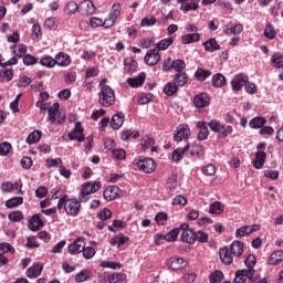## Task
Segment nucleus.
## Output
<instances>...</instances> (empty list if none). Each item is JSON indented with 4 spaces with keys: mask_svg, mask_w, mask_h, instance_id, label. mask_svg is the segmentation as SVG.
Listing matches in <instances>:
<instances>
[{
    "mask_svg": "<svg viewBox=\"0 0 283 283\" xmlns=\"http://www.w3.org/2000/svg\"><path fill=\"white\" fill-rule=\"evenodd\" d=\"M96 12V6L91 0H84L80 3V13L84 15L94 14Z\"/></svg>",
    "mask_w": 283,
    "mask_h": 283,
    "instance_id": "nucleus-16",
    "label": "nucleus"
},
{
    "mask_svg": "<svg viewBox=\"0 0 283 283\" xmlns=\"http://www.w3.org/2000/svg\"><path fill=\"white\" fill-rule=\"evenodd\" d=\"M208 127H210L211 132L214 134H219V138H227V136L233 134V126L224 125L220 120H210Z\"/></svg>",
    "mask_w": 283,
    "mask_h": 283,
    "instance_id": "nucleus-2",
    "label": "nucleus"
},
{
    "mask_svg": "<svg viewBox=\"0 0 283 283\" xmlns=\"http://www.w3.org/2000/svg\"><path fill=\"white\" fill-rule=\"evenodd\" d=\"M187 264H188V262L184 258L172 256L168 261V266L172 271H180V270L185 269L187 266Z\"/></svg>",
    "mask_w": 283,
    "mask_h": 283,
    "instance_id": "nucleus-14",
    "label": "nucleus"
},
{
    "mask_svg": "<svg viewBox=\"0 0 283 283\" xmlns=\"http://www.w3.org/2000/svg\"><path fill=\"white\" fill-rule=\"evenodd\" d=\"M127 227V223L123 220H114L112 226H108V231H112V233H116V229H125Z\"/></svg>",
    "mask_w": 283,
    "mask_h": 283,
    "instance_id": "nucleus-50",
    "label": "nucleus"
},
{
    "mask_svg": "<svg viewBox=\"0 0 283 283\" xmlns=\"http://www.w3.org/2000/svg\"><path fill=\"white\" fill-rule=\"evenodd\" d=\"M209 242V234L203 231H195V242Z\"/></svg>",
    "mask_w": 283,
    "mask_h": 283,
    "instance_id": "nucleus-54",
    "label": "nucleus"
},
{
    "mask_svg": "<svg viewBox=\"0 0 283 283\" xmlns=\"http://www.w3.org/2000/svg\"><path fill=\"white\" fill-rule=\"evenodd\" d=\"M92 277V271L90 269H84L75 275L76 283L87 282Z\"/></svg>",
    "mask_w": 283,
    "mask_h": 283,
    "instance_id": "nucleus-32",
    "label": "nucleus"
},
{
    "mask_svg": "<svg viewBox=\"0 0 283 283\" xmlns=\"http://www.w3.org/2000/svg\"><path fill=\"white\" fill-rule=\"evenodd\" d=\"M85 249V239L78 237L73 243L69 245V252L71 255H76V253H81Z\"/></svg>",
    "mask_w": 283,
    "mask_h": 283,
    "instance_id": "nucleus-15",
    "label": "nucleus"
},
{
    "mask_svg": "<svg viewBox=\"0 0 283 283\" xmlns=\"http://www.w3.org/2000/svg\"><path fill=\"white\" fill-rule=\"evenodd\" d=\"M101 189V181L85 182L82 185V190L78 195L80 202H87L92 193H96Z\"/></svg>",
    "mask_w": 283,
    "mask_h": 283,
    "instance_id": "nucleus-3",
    "label": "nucleus"
},
{
    "mask_svg": "<svg viewBox=\"0 0 283 283\" xmlns=\"http://www.w3.org/2000/svg\"><path fill=\"white\" fill-rule=\"evenodd\" d=\"M97 218L103 221L109 220V218H112V212L109 209L104 208L102 211L98 212Z\"/></svg>",
    "mask_w": 283,
    "mask_h": 283,
    "instance_id": "nucleus-62",
    "label": "nucleus"
},
{
    "mask_svg": "<svg viewBox=\"0 0 283 283\" xmlns=\"http://www.w3.org/2000/svg\"><path fill=\"white\" fill-rule=\"evenodd\" d=\"M137 67L138 63L136 62V60L132 57L125 59V69L127 70V72H136Z\"/></svg>",
    "mask_w": 283,
    "mask_h": 283,
    "instance_id": "nucleus-48",
    "label": "nucleus"
},
{
    "mask_svg": "<svg viewBox=\"0 0 283 283\" xmlns=\"http://www.w3.org/2000/svg\"><path fill=\"white\" fill-rule=\"evenodd\" d=\"M182 242H187V244H193L196 242V231L193 229L184 230L181 232Z\"/></svg>",
    "mask_w": 283,
    "mask_h": 283,
    "instance_id": "nucleus-29",
    "label": "nucleus"
},
{
    "mask_svg": "<svg viewBox=\"0 0 283 283\" xmlns=\"http://www.w3.org/2000/svg\"><path fill=\"white\" fill-rule=\"evenodd\" d=\"M209 76H211V72L209 70L199 69L195 72V77L197 78V81H207Z\"/></svg>",
    "mask_w": 283,
    "mask_h": 283,
    "instance_id": "nucleus-41",
    "label": "nucleus"
},
{
    "mask_svg": "<svg viewBox=\"0 0 283 283\" xmlns=\"http://www.w3.org/2000/svg\"><path fill=\"white\" fill-rule=\"evenodd\" d=\"M230 252L232 253V255L240 258V255L244 253V243H242L241 241L232 242V244L230 245Z\"/></svg>",
    "mask_w": 283,
    "mask_h": 283,
    "instance_id": "nucleus-28",
    "label": "nucleus"
},
{
    "mask_svg": "<svg viewBox=\"0 0 283 283\" xmlns=\"http://www.w3.org/2000/svg\"><path fill=\"white\" fill-rule=\"evenodd\" d=\"M273 67H276V70H282L283 67V54L282 53H274L271 57Z\"/></svg>",
    "mask_w": 283,
    "mask_h": 283,
    "instance_id": "nucleus-36",
    "label": "nucleus"
},
{
    "mask_svg": "<svg viewBox=\"0 0 283 283\" xmlns=\"http://www.w3.org/2000/svg\"><path fill=\"white\" fill-rule=\"evenodd\" d=\"M59 103H54L53 106L49 108V120L51 125H61L65 122V115L59 112Z\"/></svg>",
    "mask_w": 283,
    "mask_h": 283,
    "instance_id": "nucleus-4",
    "label": "nucleus"
},
{
    "mask_svg": "<svg viewBox=\"0 0 283 283\" xmlns=\"http://www.w3.org/2000/svg\"><path fill=\"white\" fill-rule=\"evenodd\" d=\"M19 205H23L22 197H13L6 201L7 209H14V207H19Z\"/></svg>",
    "mask_w": 283,
    "mask_h": 283,
    "instance_id": "nucleus-42",
    "label": "nucleus"
},
{
    "mask_svg": "<svg viewBox=\"0 0 283 283\" xmlns=\"http://www.w3.org/2000/svg\"><path fill=\"white\" fill-rule=\"evenodd\" d=\"M118 187L116 186H109L107 187L104 192H103V197L108 201L112 202V200H116V198H118Z\"/></svg>",
    "mask_w": 283,
    "mask_h": 283,
    "instance_id": "nucleus-18",
    "label": "nucleus"
},
{
    "mask_svg": "<svg viewBox=\"0 0 283 283\" xmlns=\"http://www.w3.org/2000/svg\"><path fill=\"white\" fill-rule=\"evenodd\" d=\"M190 136H191V128H189V125L182 124L177 127L174 138L177 143H181V140L189 139Z\"/></svg>",
    "mask_w": 283,
    "mask_h": 283,
    "instance_id": "nucleus-8",
    "label": "nucleus"
},
{
    "mask_svg": "<svg viewBox=\"0 0 283 283\" xmlns=\"http://www.w3.org/2000/svg\"><path fill=\"white\" fill-rule=\"evenodd\" d=\"M60 165H63V160L61 158L46 159L48 169H52V167H59Z\"/></svg>",
    "mask_w": 283,
    "mask_h": 283,
    "instance_id": "nucleus-63",
    "label": "nucleus"
},
{
    "mask_svg": "<svg viewBox=\"0 0 283 283\" xmlns=\"http://www.w3.org/2000/svg\"><path fill=\"white\" fill-rule=\"evenodd\" d=\"M155 23H158V19L154 15H148L140 21V27L142 28H151Z\"/></svg>",
    "mask_w": 283,
    "mask_h": 283,
    "instance_id": "nucleus-46",
    "label": "nucleus"
},
{
    "mask_svg": "<svg viewBox=\"0 0 283 283\" xmlns=\"http://www.w3.org/2000/svg\"><path fill=\"white\" fill-rule=\"evenodd\" d=\"M135 165H137L139 171H144V174H153V171H156V161L151 158L140 157Z\"/></svg>",
    "mask_w": 283,
    "mask_h": 283,
    "instance_id": "nucleus-6",
    "label": "nucleus"
},
{
    "mask_svg": "<svg viewBox=\"0 0 283 283\" xmlns=\"http://www.w3.org/2000/svg\"><path fill=\"white\" fill-rule=\"evenodd\" d=\"M224 280V274L222 273V271H214L210 274L209 276V282L210 283H220Z\"/></svg>",
    "mask_w": 283,
    "mask_h": 283,
    "instance_id": "nucleus-44",
    "label": "nucleus"
},
{
    "mask_svg": "<svg viewBox=\"0 0 283 283\" xmlns=\"http://www.w3.org/2000/svg\"><path fill=\"white\" fill-rule=\"evenodd\" d=\"M222 211H224V205L222 202L214 201L210 205L209 213L220 214Z\"/></svg>",
    "mask_w": 283,
    "mask_h": 283,
    "instance_id": "nucleus-43",
    "label": "nucleus"
},
{
    "mask_svg": "<svg viewBox=\"0 0 283 283\" xmlns=\"http://www.w3.org/2000/svg\"><path fill=\"white\" fill-rule=\"evenodd\" d=\"M209 103H210V99H209V95H207V93H201V94L197 95L193 99V104L198 108L208 107Z\"/></svg>",
    "mask_w": 283,
    "mask_h": 283,
    "instance_id": "nucleus-19",
    "label": "nucleus"
},
{
    "mask_svg": "<svg viewBox=\"0 0 283 283\" xmlns=\"http://www.w3.org/2000/svg\"><path fill=\"white\" fill-rule=\"evenodd\" d=\"M43 227V220H41V214H33L29 222V229L31 231H39Z\"/></svg>",
    "mask_w": 283,
    "mask_h": 283,
    "instance_id": "nucleus-24",
    "label": "nucleus"
},
{
    "mask_svg": "<svg viewBox=\"0 0 283 283\" xmlns=\"http://www.w3.org/2000/svg\"><path fill=\"white\" fill-rule=\"evenodd\" d=\"M67 216H78L81 211V201L72 198L65 201V208Z\"/></svg>",
    "mask_w": 283,
    "mask_h": 283,
    "instance_id": "nucleus-9",
    "label": "nucleus"
},
{
    "mask_svg": "<svg viewBox=\"0 0 283 283\" xmlns=\"http://www.w3.org/2000/svg\"><path fill=\"white\" fill-rule=\"evenodd\" d=\"M189 156V144H187L184 148H177L176 150L172 151V160H176L177 163L179 160H182V157Z\"/></svg>",
    "mask_w": 283,
    "mask_h": 283,
    "instance_id": "nucleus-30",
    "label": "nucleus"
},
{
    "mask_svg": "<svg viewBox=\"0 0 283 283\" xmlns=\"http://www.w3.org/2000/svg\"><path fill=\"white\" fill-rule=\"evenodd\" d=\"M252 129H262L264 125H266V118L264 117H254L249 123Z\"/></svg>",
    "mask_w": 283,
    "mask_h": 283,
    "instance_id": "nucleus-34",
    "label": "nucleus"
},
{
    "mask_svg": "<svg viewBox=\"0 0 283 283\" xmlns=\"http://www.w3.org/2000/svg\"><path fill=\"white\" fill-rule=\"evenodd\" d=\"M146 78H147V76L145 75V73H140L136 77H128L126 80V83H128L129 87H134V88L143 87V85H145Z\"/></svg>",
    "mask_w": 283,
    "mask_h": 283,
    "instance_id": "nucleus-17",
    "label": "nucleus"
},
{
    "mask_svg": "<svg viewBox=\"0 0 283 283\" xmlns=\"http://www.w3.org/2000/svg\"><path fill=\"white\" fill-rule=\"evenodd\" d=\"M144 61L146 65H157L160 62V53H158V50L151 49L146 53Z\"/></svg>",
    "mask_w": 283,
    "mask_h": 283,
    "instance_id": "nucleus-13",
    "label": "nucleus"
},
{
    "mask_svg": "<svg viewBox=\"0 0 283 283\" xmlns=\"http://www.w3.org/2000/svg\"><path fill=\"white\" fill-rule=\"evenodd\" d=\"M185 67H187V64L185 63V61L182 60L172 61V70L178 72V74L181 73L182 70H185Z\"/></svg>",
    "mask_w": 283,
    "mask_h": 283,
    "instance_id": "nucleus-53",
    "label": "nucleus"
},
{
    "mask_svg": "<svg viewBox=\"0 0 283 283\" xmlns=\"http://www.w3.org/2000/svg\"><path fill=\"white\" fill-rule=\"evenodd\" d=\"M180 233V229L176 228L172 229L170 232H168L165 237L164 240L167 242H175L176 238H178V234Z\"/></svg>",
    "mask_w": 283,
    "mask_h": 283,
    "instance_id": "nucleus-52",
    "label": "nucleus"
},
{
    "mask_svg": "<svg viewBox=\"0 0 283 283\" xmlns=\"http://www.w3.org/2000/svg\"><path fill=\"white\" fill-rule=\"evenodd\" d=\"M120 17V4H113L108 19L105 20V28H112Z\"/></svg>",
    "mask_w": 283,
    "mask_h": 283,
    "instance_id": "nucleus-10",
    "label": "nucleus"
},
{
    "mask_svg": "<svg viewBox=\"0 0 283 283\" xmlns=\"http://www.w3.org/2000/svg\"><path fill=\"white\" fill-rule=\"evenodd\" d=\"M182 12H189V10H198V3L196 2H182L180 6Z\"/></svg>",
    "mask_w": 283,
    "mask_h": 283,
    "instance_id": "nucleus-55",
    "label": "nucleus"
},
{
    "mask_svg": "<svg viewBox=\"0 0 283 283\" xmlns=\"http://www.w3.org/2000/svg\"><path fill=\"white\" fill-rule=\"evenodd\" d=\"M38 62H39V59L34 57V55L32 54H27L23 56V63L25 65H36Z\"/></svg>",
    "mask_w": 283,
    "mask_h": 283,
    "instance_id": "nucleus-61",
    "label": "nucleus"
},
{
    "mask_svg": "<svg viewBox=\"0 0 283 283\" xmlns=\"http://www.w3.org/2000/svg\"><path fill=\"white\" fill-rule=\"evenodd\" d=\"M197 41H200L199 33H188L181 36V43L184 45H189L191 43H196Z\"/></svg>",
    "mask_w": 283,
    "mask_h": 283,
    "instance_id": "nucleus-31",
    "label": "nucleus"
},
{
    "mask_svg": "<svg viewBox=\"0 0 283 283\" xmlns=\"http://www.w3.org/2000/svg\"><path fill=\"white\" fill-rule=\"evenodd\" d=\"M220 260L223 264H232L233 263V253H231L228 248H221L219 250Z\"/></svg>",
    "mask_w": 283,
    "mask_h": 283,
    "instance_id": "nucleus-20",
    "label": "nucleus"
},
{
    "mask_svg": "<svg viewBox=\"0 0 283 283\" xmlns=\"http://www.w3.org/2000/svg\"><path fill=\"white\" fill-rule=\"evenodd\" d=\"M13 52L21 59V56H25V52H28V46H25V44H19L18 46H15V50H13Z\"/></svg>",
    "mask_w": 283,
    "mask_h": 283,
    "instance_id": "nucleus-64",
    "label": "nucleus"
},
{
    "mask_svg": "<svg viewBox=\"0 0 283 283\" xmlns=\"http://www.w3.org/2000/svg\"><path fill=\"white\" fill-rule=\"evenodd\" d=\"M255 264H256V259H255V255H253V254H250V255H248L247 256V259H245V266H248V271H255L254 269H253V266H255Z\"/></svg>",
    "mask_w": 283,
    "mask_h": 283,
    "instance_id": "nucleus-57",
    "label": "nucleus"
},
{
    "mask_svg": "<svg viewBox=\"0 0 283 283\" xmlns=\"http://www.w3.org/2000/svg\"><path fill=\"white\" fill-rule=\"evenodd\" d=\"M99 266H102V269H113L114 271H116V269H122L123 265H120L119 262L102 261L99 263Z\"/></svg>",
    "mask_w": 283,
    "mask_h": 283,
    "instance_id": "nucleus-49",
    "label": "nucleus"
},
{
    "mask_svg": "<svg viewBox=\"0 0 283 283\" xmlns=\"http://www.w3.org/2000/svg\"><path fill=\"white\" fill-rule=\"evenodd\" d=\"M41 130H34L31 134H29L27 137L28 145H34L35 143H39V140H41Z\"/></svg>",
    "mask_w": 283,
    "mask_h": 283,
    "instance_id": "nucleus-40",
    "label": "nucleus"
},
{
    "mask_svg": "<svg viewBox=\"0 0 283 283\" xmlns=\"http://www.w3.org/2000/svg\"><path fill=\"white\" fill-rule=\"evenodd\" d=\"M80 11V6L74 1H69L64 7V12L69 17H72V14H75Z\"/></svg>",
    "mask_w": 283,
    "mask_h": 283,
    "instance_id": "nucleus-33",
    "label": "nucleus"
},
{
    "mask_svg": "<svg viewBox=\"0 0 283 283\" xmlns=\"http://www.w3.org/2000/svg\"><path fill=\"white\" fill-rule=\"evenodd\" d=\"M153 145H154V138L149 136H144L140 139V146L144 151H146V149H149V147H153Z\"/></svg>",
    "mask_w": 283,
    "mask_h": 283,
    "instance_id": "nucleus-51",
    "label": "nucleus"
},
{
    "mask_svg": "<svg viewBox=\"0 0 283 283\" xmlns=\"http://www.w3.org/2000/svg\"><path fill=\"white\" fill-rule=\"evenodd\" d=\"M70 140H77L83 143L85 140V128L81 122H75L74 128L69 133Z\"/></svg>",
    "mask_w": 283,
    "mask_h": 283,
    "instance_id": "nucleus-7",
    "label": "nucleus"
},
{
    "mask_svg": "<svg viewBox=\"0 0 283 283\" xmlns=\"http://www.w3.org/2000/svg\"><path fill=\"white\" fill-rule=\"evenodd\" d=\"M276 35L277 33L275 32V29H273V25L266 24L264 29V36H266V39H275Z\"/></svg>",
    "mask_w": 283,
    "mask_h": 283,
    "instance_id": "nucleus-58",
    "label": "nucleus"
},
{
    "mask_svg": "<svg viewBox=\"0 0 283 283\" xmlns=\"http://www.w3.org/2000/svg\"><path fill=\"white\" fill-rule=\"evenodd\" d=\"M83 251V255L85 258V260H92V258H94V255H96V250H94V248L92 247H86L84 245V249H82Z\"/></svg>",
    "mask_w": 283,
    "mask_h": 283,
    "instance_id": "nucleus-56",
    "label": "nucleus"
},
{
    "mask_svg": "<svg viewBox=\"0 0 283 283\" xmlns=\"http://www.w3.org/2000/svg\"><path fill=\"white\" fill-rule=\"evenodd\" d=\"M189 81V76L187 73H177L174 77V83L177 84L179 87H184V85H187V82Z\"/></svg>",
    "mask_w": 283,
    "mask_h": 283,
    "instance_id": "nucleus-35",
    "label": "nucleus"
},
{
    "mask_svg": "<svg viewBox=\"0 0 283 283\" xmlns=\"http://www.w3.org/2000/svg\"><path fill=\"white\" fill-rule=\"evenodd\" d=\"M281 262H283V251L282 250L273 251L268 259V263L271 264L272 266L281 264Z\"/></svg>",
    "mask_w": 283,
    "mask_h": 283,
    "instance_id": "nucleus-22",
    "label": "nucleus"
},
{
    "mask_svg": "<svg viewBox=\"0 0 283 283\" xmlns=\"http://www.w3.org/2000/svg\"><path fill=\"white\" fill-rule=\"evenodd\" d=\"M124 123H125V115H123V113H117L113 115L111 119V127H113L114 129H120Z\"/></svg>",
    "mask_w": 283,
    "mask_h": 283,
    "instance_id": "nucleus-25",
    "label": "nucleus"
},
{
    "mask_svg": "<svg viewBox=\"0 0 283 283\" xmlns=\"http://www.w3.org/2000/svg\"><path fill=\"white\" fill-rule=\"evenodd\" d=\"M203 46L207 52H216V50H220V44H218L216 39H210L203 42Z\"/></svg>",
    "mask_w": 283,
    "mask_h": 283,
    "instance_id": "nucleus-37",
    "label": "nucleus"
},
{
    "mask_svg": "<svg viewBox=\"0 0 283 283\" xmlns=\"http://www.w3.org/2000/svg\"><path fill=\"white\" fill-rule=\"evenodd\" d=\"M266 163V153L259 150L255 153V160L253 161V167L255 169H262Z\"/></svg>",
    "mask_w": 283,
    "mask_h": 283,
    "instance_id": "nucleus-23",
    "label": "nucleus"
},
{
    "mask_svg": "<svg viewBox=\"0 0 283 283\" xmlns=\"http://www.w3.org/2000/svg\"><path fill=\"white\" fill-rule=\"evenodd\" d=\"M72 63V60L67 56V54L60 52L55 56V65H59L60 67H67Z\"/></svg>",
    "mask_w": 283,
    "mask_h": 283,
    "instance_id": "nucleus-27",
    "label": "nucleus"
},
{
    "mask_svg": "<svg viewBox=\"0 0 283 283\" xmlns=\"http://www.w3.org/2000/svg\"><path fill=\"white\" fill-rule=\"evenodd\" d=\"M178 92V85L175 82H168L164 87V94L166 96H174Z\"/></svg>",
    "mask_w": 283,
    "mask_h": 283,
    "instance_id": "nucleus-39",
    "label": "nucleus"
},
{
    "mask_svg": "<svg viewBox=\"0 0 283 283\" xmlns=\"http://www.w3.org/2000/svg\"><path fill=\"white\" fill-rule=\"evenodd\" d=\"M255 231H260V224L243 226L235 230V238H244V235H251Z\"/></svg>",
    "mask_w": 283,
    "mask_h": 283,
    "instance_id": "nucleus-12",
    "label": "nucleus"
},
{
    "mask_svg": "<svg viewBox=\"0 0 283 283\" xmlns=\"http://www.w3.org/2000/svg\"><path fill=\"white\" fill-rule=\"evenodd\" d=\"M127 280V275L125 273H113L108 276L109 283L125 282Z\"/></svg>",
    "mask_w": 283,
    "mask_h": 283,
    "instance_id": "nucleus-45",
    "label": "nucleus"
},
{
    "mask_svg": "<svg viewBox=\"0 0 283 283\" xmlns=\"http://www.w3.org/2000/svg\"><path fill=\"white\" fill-rule=\"evenodd\" d=\"M247 280L250 282H256L255 270H238L233 283H244Z\"/></svg>",
    "mask_w": 283,
    "mask_h": 283,
    "instance_id": "nucleus-5",
    "label": "nucleus"
},
{
    "mask_svg": "<svg viewBox=\"0 0 283 283\" xmlns=\"http://www.w3.org/2000/svg\"><path fill=\"white\" fill-rule=\"evenodd\" d=\"M247 83H249V76L244 74H238L232 78L231 86L234 92H240V90H242Z\"/></svg>",
    "mask_w": 283,
    "mask_h": 283,
    "instance_id": "nucleus-11",
    "label": "nucleus"
},
{
    "mask_svg": "<svg viewBox=\"0 0 283 283\" xmlns=\"http://www.w3.org/2000/svg\"><path fill=\"white\" fill-rule=\"evenodd\" d=\"M8 218L11 222H21V219L23 218V212L13 211V212L8 214Z\"/></svg>",
    "mask_w": 283,
    "mask_h": 283,
    "instance_id": "nucleus-59",
    "label": "nucleus"
},
{
    "mask_svg": "<svg viewBox=\"0 0 283 283\" xmlns=\"http://www.w3.org/2000/svg\"><path fill=\"white\" fill-rule=\"evenodd\" d=\"M41 65H43L44 67H54V65H56L55 59H53L52 56H46L43 57L40 61Z\"/></svg>",
    "mask_w": 283,
    "mask_h": 283,
    "instance_id": "nucleus-60",
    "label": "nucleus"
},
{
    "mask_svg": "<svg viewBox=\"0 0 283 283\" xmlns=\"http://www.w3.org/2000/svg\"><path fill=\"white\" fill-rule=\"evenodd\" d=\"M43 273V265L35 263L27 270V276L31 280L39 277Z\"/></svg>",
    "mask_w": 283,
    "mask_h": 283,
    "instance_id": "nucleus-21",
    "label": "nucleus"
},
{
    "mask_svg": "<svg viewBox=\"0 0 283 283\" xmlns=\"http://www.w3.org/2000/svg\"><path fill=\"white\" fill-rule=\"evenodd\" d=\"M129 237H125V234L119 233L116 237H113L109 241L112 247H116L117 249L123 247V244H127Z\"/></svg>",
    "mask_w": 283,
    "mask_h": 283,
    "instance_id": "nucleus-26",
    "label": "nucleus"
},
{
    "mask_svg": "<svg viewBox=\"0 0 283 283\" xmlns=\"http://www.w3.org/2000/svg\"><path fill=\"white\" fill-rule=\"evenodd\" d=\"M227 78L221 73H217L212 76V85L213 87H222L226 85Z\"/></svg>",
    "mask_w": 283,
    "mask_h": 283,
    "instance_id": "nucleus-38",
    "label": "nucleus"
},
{
    "mask_svg": "<svg viewBox=\"0 0 283 283\" xmlns=\"http://www.w3.org/2000/svg\"><path fill=\"white\" fill-rule=\"evenodd\" d=\"M170 45H174V38L163 39L156 44V48L157 50H167Z\"/></svg>",
    "mask_w": 283,
    "mask_h": 283,
    "instance_id": "nucleus-47",
    "label": "nucleus"
},
{
    "mask_svg": "<svg viewBox=\"0 0 283 283\" xmlns=\"http://www.w3.org/2000/svg\"><path fill=\"white\" fill-rule=\"evenodd\" d=\"M98 103L102 107H112L116 103V94L114 88L108 85H103L99 91Z\"/></svg>",
    "mask_w": 283,
    "mask_h": 283,
    "instance_id": "nucleus-1",
    "label": "nucleus"
}]
</instances>
